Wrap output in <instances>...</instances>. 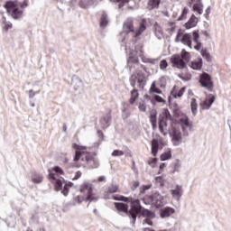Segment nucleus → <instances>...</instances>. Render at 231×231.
I'll list each match as a JSON object with an SVG mask.
<instances>
[{"mask_svg":"<svg viewBox=\"0 0 231 231\" xmlns=\"http://www.w3.org/2000/svg\"><path fill=\"white\" fill-rule=\"evenodd\" d=\"M115 207L118 212H124L126 214L128 217L133 219L132 223L134 225L136 223V218L138 217V214L142 212V204H140V199H134L131 201V208L129 210V206L125 203L116 202Z\"/></svg>","mask_w":231,"mask_h":231,"instance_id":"f257e3e1","label":"nucleus"},{"mask_svg":"<svg viewBox=\"0 0 231 231\" xmlns=\"http://www.w3.org/2000/svg\"><path fill=\"white\" fill-rule=\"evenodd\" d=\"M168 201L167 196L163 197L159 192L152 193L144 198V203L146 205H152V207H154L155 208L165 207V204Z\"/></svg>","mask_w":231,"mask_h":231,"instance_id":"f03ea898","label":"nucleus"},{"mask_svg":"<svg viewBox=\"0 0 231 231\" xmlns=\"http://www.w3.org/2000/svg\"><path fill=\"white\" fill-rule=\"evenodd\" d=\"M7 14L13 17V19H21L23 17V10L19 9V1H8L5 5Z\"/></svg>","mask_w":231,"mask_h":231,"instance_id":"7ed1b4c3","label":"nucleus"},{"mask_svg":"<svg viewBox=\"0 0 231 231\" xmlns=\"http://www.w3.org/2000/svg\"><path fill=\"white\" fill-rule=\"evenodd\" d=\"M136 85L139 89L145 88V74L142 73L140 70H136L130 78V86L136 88Z\"/></svg>","mask_w":231,"mask_h":231,"instance_id":"20e7f679","label":"nucleus"},{"mask_svg":"<svg viewBox=\"0 0 231 231\" xmlns=\"http://www.w3.org/2000/svg\"><path fill=\"white\" fill-rule=\"evenodd\" d=\"M171 116L169 110H164L162 116L159 117V131L163 134V136H167V120H171Z\"/></svg>","mask_w":231,"mask_h":231,"instance_id":"39448f33","label":"nucleus"},{"mask_svg":"<svg viewBox=\"0 0 231 231\" xmlns=\"http://www.w3.org/2000/svg\"><path fill=\"white\" fill-rule=\"evenodd\" d=\"M79 192L87 194V201H97V198L93 197V185L88 182L81 184Z\"/></svg>","mask_w":231,"mask_h":231,"instance_id":"423d86ee","label":"nucleus"},{"mask_svg":"<svg viewBox=\"0 0 231 231\" xmlns=\"http://www.w3.org/2000/svg\"><path fill=\"white\" fill-rule=\"evenodd\" d=\"M199 83L201 87L208 89V91L214 89V82H212V78L208 73L204 72L200 75Z\"/></svg>","mask_w":231,"mask_h":231,"instance_id":"0eeeda50","label":"nucleus"},{"mask_svg":"<svg viewBox=\"0 0 231 231\" xmlns=\"http://www.w3.org/2000/svg\"><path fill=\"white\" fill-rule=\"evenodd\" d=\"M168 133L170 136H172L171 142L173 145L178 146L180 143H181V132L178 128L171 126V129H169Z\"/></svg>","mask_w":231,"mask_h":231,"instance_id":"6e6552de","label":"nucleus"},{"mask_svg":"<svg viewBox=\"0 0 231 231\" xmlns=\"http://www.w3.org/2000/svg\"><path fill=\"white\" fill-rule=\"evenodd\" d=\"M171 62L172 67L177 68L178 69H185V68H187V63L180 54H173L171 58Z\"/></svg>","mask_w":231,"mask_h":231,"instance_id":"1a4fd4ad","label":"nucleus"},{"mask_svg":"<svg viewBox=\"0 0 231 231\" xmlns=\"http://www.w3.org/2000/svg\"><path fill=\"white\" fill-rule=\"evenodd\" d=\"M82 161L86 162L87 167H88V169H98V167H100V162L91 157L89 152H86L85 157H82Z\"/></svg>","mask_w":231,"mask_h":231,"instance_id":"9d476101","label":"nucleus"},{"mask_svg":"<svg viewBox=\"0 0 231 231\" xmlns=\"http://www.w3.org/2000/svg\"><path fill=\"white\" fill-rule=\"evenodd\" d=\"M72 147L76 151L74 162H79L80 160V156H84V154H86L87 152H84V151H86L87 148L86 146H80L77 143H73Z\"/></svg>","mask_w":231,"mask_h":231,"instance_id":"9b49d317","label":"nucleus"},{"mask_svg":"<svg viewBox=\"0 0 231 231\" xmlns=\"http://www.w3.org/2000/svg\"><path fill=\"white\" fill-rule=\"evenodd\" d=\"M173 199L180 201V198L183 196V186L177 184L174 189L170 190Z\"/></svg>","mask_w":231,"mask_h":231,"instance_id":"f8f14e48","label":"nucleus"},{"mask_svg":"<svg viewBox=\"0 0 231 231\" xmlns=\"http://www.w3.org/2000/svg\"><path fill=\"white\" fill-rule=\"evenodd\" d=\"M214 102H216V96L210 94L202 103H200V106L202 109H210Z\"/></svg>","mask_w":231,"mask_h":231,"instance_id":"ddd939ff","label":"nucleus"},{"mask_svg":"<svg viewBox=\"0 0 231 231\" xmlns=\"http://www.w3.org/2000/svg\"><path fill=\"white\" fill-rule=\"evenodd\" d=\"M123 32L125 33H134V28L133 27V18H128L123 24Z\"/></svg>","mask_w":231,"mask_h":231,"instance_id":"4468645a","label":"nucleus"},{"mask_svg":"<svg viewBox=\"0 0 231 231\" xmlns=\"http://www.w3.org/2000/svg\"><path fill=\"white\" fill-rule=\"evenodd\" d=\"M50 174H49V180H53L54 183H55V190H57V192H59V190L62 189V180L64 179H57V177L55 176L54 173H51V171H49Z\"/></svg>","mask_w":231,"mask_h":231,"instance_id":"2eb2a0df","label":"nucleus"},{"mask_svg":"<svg viewBox=\"0 0 231 231\" xmlns=\"http://www.w3.org/2000/svg\"><path fill=\"white\" fill-rule=\"evenodd\" d=\"M176 210L171 207H166L161 210V217L165 219V217H171Z\"/></svg>","mask_w":231,"mask_h":231,"instance_id":"dca6fc26","label":"nucleus"},{"mask_svg":"<svg viewBox=\"0 0 231 231\" xmlns=\"http://www.w3.org/2000/svg\"><path fill=\"white\" fill-rule=\"evenodd\" d=\"M180 42L185 46H188V48L192 49V36L190 34L185 33L180 40Z\"/></svg>","mask_w":231,"mask_h":231,"instance_id":"f3484780","label":"nucleus"},{"mask_svg":"<svg viewBox=\"0 0 231 231\" xmlns=\"http://www.w3.org/2000/svg\"><path fill=\"white\" fill-rule=\"evenodd\" d=\"M197 24H198V17L192 14L189 20L188 21V23L184 24V26L187 30H190V28H194Z\"/></svg>","mask_w":231,"mask_h":231,"instance_id":"a211bd4d","label":"nucleus"},{"mask_svg":"<svg viewBox=\"0 0 231 231\" xmlns=\"http://www.w3.org/2000/svg\"><path fill=\"white\" fill-rule=\"evenodd\" d=\"M180 125L181 126V129H189V131H190V129H192V125H190V123H189L188 117L180 118Z\"/></svg>","mask_w":231,"mask_h":231,"instance_id":"6ab92c4d","label":"nucleus"},{"mask_svg":"<svg viewBox=\"0 0 231 231\" xmlns=\"http://www.w3.org/2000/svg\"><path fill=\"white\" fill-rule=\"evenodd\" d=\"M100 124H102L105 128L109 127V125L111 124V112L100 120Z\"/></svg>","mask_w":231,"mask_h":231,"instance_id":"aec40b11","label":"nucleus"},{"mask_svg":"<svg viewBox=\"0 0 231 231\" xmlns=\"http://www.w3.org/2000/svg\"><path fill=\"white\" fill-rule=\"evenodd\" d=\"M194 12H197L199 15L203 14V3L201 0H197V3L193 5Z\"/></svg>","mask_w":231,"mask_h":231,"instance_id":"412c9836","label":"nucleus"},{"mask_svg":"<svg viewBox=\"0 0 231 231\" xmlns=\"http://www.w3.org/2000/svg\"><path fill=\"white\" fill-rule=\"evenodd\" d=\"M143 217H146V219H154L156 217V214L149 209H143L142 211Z\"/></svg>","mask_w":231,"mask_h":231,"instance_id":"4be33fe9","label":"nucleus"},{"mask_svg":"<svg viewBox=\"0 0 231 231\" xmlns=\"http://www.w3.org/2000/svg\"><path fill=\"white\" fill-rule=\"evenodd\" d=\"M161 0H149L148 1V10H154V8H158L160 6Z\"/></svg>","mask_w":231,"mask_h":231,"instance_id":"5701e85b","label":"nucleus"},{"mask_svg":"<svg viewBox=\"0 0 231 231\" xmlns=\"http://www.w3.org/2000/svg\"><path fill=\"white\" fill-rule=\"evenodd\" d=\"M201 68H203V60L202 59H199L198 61L191 62L192 69L199 70V69H201Z\"/></svg>","mask_w":231,"mask_h":231,"instance_id":"b1692460","label":"nucleus"},{"mask_svg":"<svg viewBox=\"0 0 231 231\" xmlns=\"http://www.w3.org/2000/svg\"><path fill=\"white\" fill-rule=\"evenodd\" d=\"M158 147H160V143H158V140L153 139L152 141V154L153 156H156V154H158Z\"/></svg>","mask_w":231,"mask_h":231,"instance_id":"393cba45","label":"nucleus"},{"mask_svg":"<svg viewBox=\"0 0 231 231\" xmlns=\"http://www.w3.org/2000/svg\"><path fill=\"white\" fill-rule=\"evenodd\" d=\"M116 192H118V186L117 185L113 184V185L109 186L107 191H105L106 199H107V197H106L107 194H115Z\"/></svg>","mask_w":231,"mask_h":231,"instance_id":"a878e982","label":"nucleus"},{"mask_svg":"<svg viewBox=\"0 0 231 231\" xmlns=\"http://www.w3.org/2000/svg\"><path fill=\"white\" fill-rule=\"evenodd\" d=\"M146 29L147 27L145 26V23L143 21V23H141L139 26V29L135 32H134V37H139V35H142V33H143Z\"/></svg>","mask_w":231,"mask_h":231,"instance_id":"bb28decb","label":"nucleus"},{"mask_svg":"<svg viewBox=\"0 0 231 231\" xmlns=\"http://www.w3.org/2000/svg\"><path fill=\"white\" fill-rule=\"evenodd\" d=\"M140 97V94L138 93V90L136 88H134L131 90V98H130V104H134L136 102V99Z\"/></svg>","mask_w":231,"mask_h":231,"instance_id":"cd10ccee","label":"nucleus"},{"mask_svg":"<svg viewBox=\"0 0 231 231\" xmlns=\"http://www.w3.org/2000/svg\"><path fill=\"white\" fill-rule=\"evenodd\" d=\"M108 23H109V20L107 19V14L106 13H103L101 16L100 27L106 28Z\"/></svg>","mask_w":231,"mask_h":231,"instance_id":"c85d7f7f","label":"nucleus"},{"mask_svg":"<svg viewBox=\"0 0 231 231\" xmlns=\"http://www.w3.org/2000/svg\"><path fill=\"white\" fill-rule=\"evenodd\" d=\"M73 85H74V89H80V88H82L83 83H82V79H79V78H75L73 80Z\"/></svg>","mask_w":231,"mask_h":231,"instance_id":"c756f323","label":"nucleus"},{"mask_svg":"<svg viewBox=\"0 0 231 231\" xmlns=\"http://www.w3.org/2000/svg\"><path fill=\"white\" fill-rule=\"evenodd\" d=\"M190 107L192 114L196 115V113H198V101L196 100V98L191 99Z\"/></svg>","mask_w":231,"mask_h":231,"instance_id":"7c9ffc66","label":"nucleus"},{"mask_svg":"<svg viewBox=\"0 0 231 231\" xmlns=\"http://www.w3.org/2000/svg\"><path fill=\"white\" fill-rule=\"evenodd\" d=\"M180 57L184 62L190 61V54L187 52L185 50H182Z\"/></svg>","mask_w":231,"mask_h":231,"instance_id":"2f4dec72","label":"nucleus"},{"mask_svg":"<svg viewBox=\"0 0 231 231\" xmlns=\"http://www.w3.org/2000/svg\"><path fill=\"white\" fill-rule=\"evenodd\" d=\"M172 158V154H171V151H167L161 155L162 162H165L167 160H171Z\"/></svg>","mask_w":231,"mask_h":231,"instance_id":"473e14b6","label":"nucleus"},{"mask_svg":"<svg viewBox=\"0 0 231 231\" xmlns=\"http://www.w3.org/2000/svg\"><path fill=\"white\" fill-rule=\"evenodd\" d=\"M2 23L5 24L4 30H5V32H8V30H12V23L6 22V18L3 17Z\"/></svg>","mask_w":231,"mask_h":231,"instance_id":"72a5a7b5","label":"nucleus"},{"mask_svg":"<svg viewBox=\"0 0 231 231\" xmlns=\"http://www.w3.org/2000/svg\"><path fill=\"white\" fill-rule=\"evenodd\" d=\"M200 53L202 57L208 60V62H210V53L208 51H207V49H202Z\"/></svg>","mask_w":231,"mask_h":231,"instance_id":"f704fd0d","label":"nucleus"},{"mask_svg":"<svg viewBox=\"0 0 231 231\" xmlns=\"http://www.w3.org/2000/svg\"><path fill=\"white\" fill-rule=\"evenodd\" d=\"M187 14H189V9L187 7H185L182 10V13L180 14V16L178 18L177 21H184V19H187Z\"/></svg>","mask_w":231,"mask_h":231,"instance_id":"c9c22d12","label":"nucleus"},{"mask_svg":"<svg viewBox=\"0 0 231 231\" xmlns=\"http://www.w3.org/2000/svg\"><path fill=\"white\" fill-rule=\"evenodd\" d=\"M185 93V88H180L178 92L173 94L174 98H181Z\"/></svg>","mask_w":231,"mask_h":231,"instance_id":"e433bc0d","label":"nucleus"},{"mask_svg":"<svg viewBox=\"0 0 231 231\" xmlns=\"http://www.w3.org/2000/svg\"><path fill=\"white\" fill-rule=\"evenodd\" d=\"M155 181L160 185V187H165V181L163 180V177L162 176L156 177Z\"/></svg>","mask_w":231,"mask_h":231,"instance_id":"4c0bfd02","label":"nucleus"},{"mask_svg":"<svg viewBox=\"0 0 231 231\" xmlns=\"http://www.w3.org/2000/svg\"><path fill=\"white\" fill-rule=\"evenodd\" d=\"M169 68V63L167 62V60H162L160 62V69H167Z\"/></svg>","mask_w":231,"mask_h":231,"instance_id":"58836bf2","label":"nucleus"},{"mask_svg":"<svg viewBox=\"0 0 231 231\" xmlns=\"http://www.w3.org/2000/svg\"><path fill=\"white\" fill-rule=\"evenodd\" d=\"M54 172H56V174H59V176H64V171H62V168L59 167V166H55L53 168Z\"/></svg>","mask_w":231,"mask_h":231,"instance_id":"ea45409f","label":"nucleus"},{"mask_svg":"<svg viewBox=\"0 0 231 231\" xmlns=\"http://www.w3.org/2000/svg\"><path fill=\"white\" fill-rule=\"evenodd\" d=\"M28 0H23L22 3L18 2V8H22L24 10V8H28Z\"/></svg>","mask_w":231,"mask_h":231,"instance_id":"a19ab883","label":"nucleus"},{"mask_svg":"<svg viewBox=\"0 0 231 231\" xmlns=\"http://www.w3.org/2000/svg\"><path fill=\"white\" fill-rule=\"evenodd\" d=\"M81 3L85 6H89V5H95V3H97V0H81Z\"/></svg>","mask_w":231,"mask_h":231,"instance_id":"79ce46f5","label":"nucleus"},{"mask_svg":"<svg viewBox=\"0 0 231 231\" xmlns=\"http://www.w3.org/2000/svg\"><path fill=\"white\" fill-rule=\"evenodd\" d=\"M129 62H134V64L140 63V59L138 57H134L133 54H130Z\"/></svg>","mask_w":231,"mask_h":231,"instance_id":"37998d69","label":"nucleus"},{"mask_svg":"<svg viewBox=\"0 0 231 231\" xmlns=\"http://www.w3.org/2000/svg\"><path fill=\"white\" fill-rule=\"evenodd\" d=\"M151 124H157L156 112H152L150 116Z\"/></svg>","mask_w":231,"mask_h":231,"instance_id":"c03bdc74","label":"nucleus"},{"mask_svg":"<svg viewBox=\"0 0 231 231\" xmlns=\"http://www.w3.org/2000/svg\"><path fill=\"white\" fill-rule=\"evenodd\" d=\"M112 156H124V152L120 150H115L112 152Z\"/></svg>","mask_w":231,"mask_h":231,"instance_id":"a18cd8bd","label":"nucleus"},{"mask_svg":"<svg viewBox=\"0 0 231 231\" xmlns=\"http://www.w3.org/2000/svg\"><path fill=\"white\" fill-rule=\"evenodd\" d=\"M42 180H43L42 176H39L37 178H32V181L33 183H42Z\"/></svg>","mask_w":231,"mask_h":231,"instance_id":"49530a36","label":"nucleus"},{"mask_svg":"<svg viewBox=\"0 0 231 231\" xmlns=\"http://www.w3.org/2000/svg\"><path fill=\"white\" fill-rule=\"evenodd\" d=\"M153 98H154V100H156V102H159L161 104H164V102H165V99H163V97H162L158 95H155Z\"/></svg>","mask_w":231,"mask_h":231,"instance_id":"de8ad7c7","label":"nucleus"},{"mask_svg":"<svg viewBox=\"0 0 231 231\" xmlns=\"http://www.w3.org/2000/svg\"><path fill=\"white\" fill-rule=\"evenodd\" d=\"M116 201H124L125 203H129V198L121 196L119 199H115Z\"/></svg>","mask_w":231,"mask_h":231,"instance_id":"09e8293b","label":"nucleus"},{"mask_svg":"<svg viewBox=\"0 0 231 231\" xmlns=\"http://www.w3.org/2000/svg\"><path fill=\"white\" fill-rule=\"evenodd\" d=\"M69 189V185L65 184L64 185V189L61 191V194H63V196H68V190Z\"/></svg>","mask_w":231,"mask_h":231,"instance_id":"8fccbe9b","label":"nucleus"},{"mask_svg":"<svg viewBox=\"0 0 231 231\" xmlns=\"http://www.w3.org/2000/svg\"><path fill=\"white\" fill-rule=\"evenodd\" d=\"M143 225H149V226H152V221H151V218H145L143 220Z\"/></svg>","mask_w":231,"mask_h":231,"instance_id":"3c124183","label":"nucleus"},{"mask_svg":"<svg viewBox=\"0 0 231 231\" xmlns=\"http://www.w3.org/2000/svg\"><path fill=\"white\" fill-rule=\"evenodd\" d=\"M139 110L142 111V113H145V111H147V107L145 106V104L141 103L139 105Z\"/></svg>","mask_w":231,"mask_h":231,"instance_id":"603ef678","label":"nucleus"},{"mask_svg":"<svg viewBox=\"0 0 231 231\" xmlns=\"http://www.w3.org/2000/svg\"><path fill=\"white\" fill-rule=\"evenodd\" d=\"M193 39L195 42H199V33H198L197 32H193Z\"/></svg>","mask_w":231,"mask_h":231,"instance_id":"864d4df0","label":"nucleus"},{"mask_svg":"<svg viewBox=\"0 0 231 231\" xmlns=\"http://www.w3.org/2000/svg\"><path fill=\"white\" fill-rule=\"evenodd\" d=\"M156 89V81H153L150 88V93H152Z\"/></svg>","mask_w":231,"mask_h":231,"instance_id":"5fc2aeb1","label":"nucleus"},{"mask_svg":"<svg viewBox=\"0 0 231 231\" xmlns=\"http://www.w3.org/2000/svg\"><path fill=\"white\" fill-rule=\"evenodd\" d=\"M181 129H182L183 136H189V133L190 130H189V128H181Z\"/></svg>","mask_w":231,"mask_h":231,"instance_id":"6e6d98bb","label":"nucleus"},{"mask_svg":"<svg viewBox=\"0 0 231 231\" xmlns=\"http://www.w3.org/2000/svg\"><path fill=\"white\" fill-rule=\"evenodd\" d=\"M201 49V42H198L197 45L194 46V50H197V51H199Z\"/></svg>","mask_w":231,"mask_h":231,"instance_id":"4d7b16f0","label":"nucleus"},{"mask_svg":"<svg viewBox=\"0 0 231 231\" xmlns=\"http://www.w3.org/2000/svg\"><path fill=\"white\" fill-rule=\"evenodd\" d=\"M106 176L101 175L100 177H98L97 181L101 183L102 181H106Z\"/></svg>","mask_w":231,"mask_h":231,"instance_id":"13d9d810","label":"nucleus"},{"mask_svg":"<svg viewBox=\"0 0 231 231\" xmlns=\"http://www.w3.org/2000/svg\"><path fill=\"white\" fill-rule=\"evenodd\" d=\"M140 187V182L139 181H134L133 183V189H138Z\"/></svg>","mask_w":231,"mask_h":231,"instance_id":"bf43d9fd","label":"nucleus"},{"mask_svg":"<svg viewBox=\"0 0 231 231\" xmlns=\"http://www.w3.org/2000/svg\"><path fill=\"white\" fill-rule=\"evenodd\" d=\"M80 176H82V172L78 171L75 175V177L73 178V180H79V178H80Z\"/></svg>","mask_w":231,"mask_h":231,"instance_id":"052dcab7","label":"nucleus"},{"mask_svg":"<svg viewBox=\"0 0 231 231\" xmlns=\"http://www.w3.org/2000/svg\"><path fill=\"white\" fill-rule=\"evenodd\" d=\"M28 93L30 94L29 95V98H33V97H35V93L33 92V90H29Z\"/></svg>","mask_w":231,"mask_h":231,"instance_id":"680f3d73","label":"nucleus"},{"mask_svg":"<svg viewBox=\"0 0 231 231\" xmlns=\"http://www.w3.org/2000/svg\"><path fill=\"white\" fill-rule=\"evenodd\" d=\"M180 32L179 31L178 33H177V36L175 38V42H180Z\"/></svg>","mask_w":231,"mask_h":231,"instance_id":"e2e57ef3","label":"nucleus"},{"mask_svg":"<svg viewBox=\"0 0 231 231\" xmlns=\"http://www.w3.org/2000/svg\"><path fill=\"white\" fill-rule=\"evenodd\" d=\"M143 192H145V190H149V189H151V185H144L143 186Z\"/></svg>","mask_w":231,"mask_h":231,"instance_id":"0e129e2a","label":"nucleus"},{"mask_svg":"<svg viewBox=\"0 0 231 231\" xmlns=\"http://www.w3.org/2000/svg\"><path fill=\"white\" fill-rule=\"evenodd\" d=\"M152 93H156L157 95H162V90L155 88Z\"/></svg>","mask_w":231,"mask_h":231,"instance_id":"69168bd1","label":"nucleus"},{"mask_svg":"<svg viewBox=\"0 0 231 231\" xmlns=\"http://www.w3.org/2000/svg\"><path fill=\"white\" fill-rule=\"evenodd\" d=\"M206 14L208 15V14H210V6H208L207 9H206Z\"/></svg>","mask_w":231,"mask_h":231,"instance_id":"338daca9","label":"nucleus"},{"mask_svg":"<svg viewBox=\"0 0 231 231\" xmlns=\"http://www.w3.org/2000/svg\"><path fill=\"white\" fill-rule=\"evenodd\" d=\"M63 131L66 133L68 131V126L66 125H63Z\"/></svg>","mask_w":231,"mask_h":231,"instance_id":"774afa93","label":"nucleus"}]
</instances>
